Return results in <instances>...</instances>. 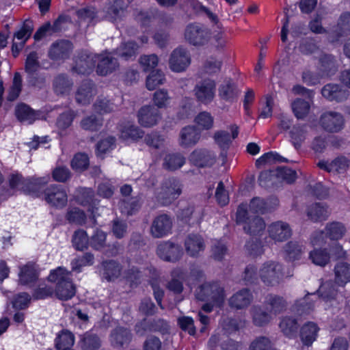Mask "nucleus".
Segmentation results:
<instances>
[{
  "label": "nucleus",
  "mask_w": 350,
  "mask_h": 350,
  "mask_svg": "<svg viewBox=\"0 0 350 350\" xmlns=\"http://www.w3.org/2000/svg\"><path fill=\"white\" fill-rule=\"evenodd\" d=\"M138 45L133 41L122 43L116 50V54L124 60L135 58L137 55Z\"/></svg>",
  "instance_id": "nucleus-39"
},
{
  "label": "nucleus",
  "mask_w": 350,
  "mask_h": 350,
  "mask_svg": "<svg viewBox=\"0 0 350 350\" xmlns=\"http://www.w3.org/2000/svg\"><path fill=\"white\" fill-rule=\"evenodd\" d=\"M321 94L329 101L342 102L349 96V92L336 83L325 85L321 90Z\"/></svg>",
  "instance_id": "nucleus-22"
},
{
  "label": "nucleus",
  "mask_w": 350,
  "mask_h": 350,
  "mask_svg": "<svg viewBox=\"0 0 350 350\" xmlns=\"http://www.w3.org/2000/svg\"><path fill=\"white\" fill-rule=\"evenodd\" d=\"M95 63L94 55L82 54L76 59L72 69L78 74L86 75L92 71Z\"/></svg>",
  "instance_id": "nucleus-27"
},
{
  "label": "nucleus",
  "mask_w": 350,
  "mask_h": 350,
  "mask_svg": "<svg viewBox=\"0 0 350 350\" xmlns=\"http://www.w3.org/2000/svg\"><path fill=\"white\" fill-rule=\"evenodd\" d=\"M182 192V185L174 178L166 179L162 183L160 190L156 194L157 201L162 205L170 204Z\"/></svg>",
  "instance_id": "nucleus-4"
},
{
  "label": "nucleus",
  "mask_w": 350,
  "mask_h": 350,
  "mask_svg": "<svg viewBox=\"0 0 350 350\" xmlns=\"http://www.w3.org/2000/svg\"><path fill=\"white\" fill-rule=\"evenodd\" d=\"M104 267V278L108 281L113 280L118 278L121 273L120 265L113 260L105 262L103 264Z\"/></svg>",
  "instance_id": "nucleus-51"
},
{
  "label": "nucleus",
  "mask_w": 350,
  "mask_h": 350,
  "mask_svg": "<svg viewBox=\"0 0 350 350\" xmlns=\"http://www.w3.org/2000/svg\"><path fill=\"white\" fill-rule=\"evenodd\" d=\"M22 90V78L18 72H16L14 76L12 84L10 88L7 96L8 101L15 100L19 96Z\"/></svg>",
  "instance_id": "nucleus-54"
},
{
  "label": "nucleus",
  "mask_w": 350,
  "mask_h": 350,
  "mask_svg": "<svg viewBox=\"0 0 350 350\" xmlns=\"http://www.w3.org/2000/svg\"><path fill=\"white\" fill-rule=\"evenodd\" d=\"M265 303L269 313L275 315L284 312L287 307V302L284 297L273 294L268 295Z\"/></svg>",
  "instance_id": "nucleus-28"
},
{
  "label": "nucleus",
  "mask_w": 350,
  "mask_h": 350,
  "mask_svg": "<svg viewBox=\"0 0 350 350\" xmlns=\"http://www.w3.org/2000/svg\"><path fill=\"white\" fill-rule=\"evenodd\" d=\"M186 252L191 257H197L205 248L203 239L198 234H189L185 241Z\"/></svg>",
  "instance_id": "nucleus-24"
},
{
  "label": "nucleus",
  "mask_w": 350,
  "mask_h": 350,
  "mask_svg": "<svg viewBox=\"0 0 350 350\" xmlns=\"http://www.w3.org/2000/svg\"><path fill=\"white\" fill-rule=\"evenodd\" d=\"M258 275L266 286H276L283 279L282 265L277 261H266L260 267Z\"/></svg>",
  "instance_id": "nucleus-3"
},
{
  "label": "nucleus",
  "mask_w": 350,
  "mask_h": 350,
  "mask_svg": "<svg viewBox=\"0 0 350 350\" xmlns=\"http://www.w3.org/2000/svg\"><path fill=\"white\" fill-rule=\"evenodd\" d=\"M325 232V237L332 240H338L344 236L346 228L342 223L333 221L326 224Z\"/></svg>",
  "instance_id": "nucleus-41"
},
{
  "label": "nucleus",
  "mask_w": 350,
  "mask_h": 350,
  "mask_svg": "<svg viewBox=\"0 0 350 350\" xmlns=\"http://www.w3.org/2000/svg\"><path fill=\"white\" fill-rule=\"evenodd\" d=\"M254 300V296L247 288H243L233 293L228 300L229 307L234 310L247 308Z\"/></svg>",
  "instance_id": "nucleus-10"
},
{
  "label": "nucleus",
  "mask_w": 350,
  "mask_h": 350,
  "mask_svg": "<svg viewBox=\"0 0 350 350\" xmlns=\"http://www.w3.org/2000/svg\"><path fill=\"white\" fill-rule=\"evenodd\" d=\"M107 234L101 230L96 229L89 239L90 246L96 250H100L106 245Z\"/></svg>",
  "instance_id": "nucleus-56"
},
{
  "label": "nucleus",
  "mask_w": 350,
  "mask_h": 350,
  "mask_svg": "<svg viewBox=\"0 0 350 350\" xmlns=\"http://www.w3.org/2000/svg\"><path fill=\"white\" fill-rule=\"evenodd\" d=\"M185 163V158L180 154H170L165 157L164 165L170 170H176Z\"/></svg>",
  "instance_id": "nucleus-52"
},
{
  "label": "nucleus",
  "mask_w": 350,
  "mask_h": 350,
  "mask_svg": "<svg viewBox=\"0 0 350 350\" xmlns=\"http://www.w3.org/2000/svg\"><path fill=\"white\" fill-rule=\"evenodd\" d=\"M232 136L226 131H218L214 134V139L217 144L223 149L228 148L232 142V138L235 139L239 134V127L237 125H232L230 127Z\"/></svg>",
  "instance_id": "nucleus-31"
},
{
  "label": "nucleus",
  "mask_w": 350,
  "mask_h": 350,
  "mask_svg": "<svg viewBox=\"0 0 350 350\" xmlns=\"http://www.w3.org/2000/svg\"><path fill=\"white\" fill-rule=\"evenodd\" d=\"M72 49V44L70 41L59 40L52 44L49 56L55 61L64 60L70 57Z\"/></svg>",
  "instance_id": "nucleus-16"
},
{
  "label": "nucleus",
  "mask_w": 350,
  "mask_h": 350,
  "mask_svg": "<svg viewBox=\"0 0 350 350\" xmlns=\"http://www.w3.org/2000/svg\"><path fill=\"white\" fill-rule=\"evenodd\" d=\"M46 201L55 206L62 207L66 204L67 195L60 185H51L44 191Z\"/></svg>",
  "instance_id": "nucleus-18"
},
{
  "label": "nucleus",
  "mask_w": 350,
  "mask_h": 350,
  "mask_svg": "<svg viewBox=\"0 0 350 350\" xmlns=\"http://www.w3.org/2000/svg\"><path fill=\"white\" fill-rule=\"evenodd\" d=\"M75 343L74 334L68 329L62 330L55 340L57 350H69Z\"/></svg>",
  "instance_id": "nucleus-33"
},
{
  "label": "nucleus",
  "mask_w": 350,
  "mask_h": 350,
  "mask_svg": "<svg viewBox=\"0 0 350 350\" xmlns=\"http://www.w3.org/2000/svg\"><path fill=\"white\" fill-rule=\"evenodd\" d=\"M33 30V22L30 20H25L21 29L14 33L12 46V53L14 57L18 55L27 40L30 38Z\"/></svg>",
  "instance_id": "nucleus-15"
},
{
  "label": "nucleus",
  "mask_w": 350,
  "mask_h": 350,
  "mask_svg": "<svg viewBox=\"0 0 350 350\" xmlns=\"http://www.w3.org/2000/svg\"><path fill=\"white\" fill-rule=\"evenodd\" d=\"M295 116L299 120L305 119L310 110V103L302 98L295 99L291 104Z\"/></svg>",
  "instance_id": "nucleus-43"
},
{
  "label": "nucleus",
  "mask_w": 350,
  "mask_h": 350,
  "mask_svg": "<svg viewBox=\"0 0 350 350\" xmlns=\"http://www.w3.org/2000/svg\"><path fill=\"white\" fill-rule=\"evenodd\" d=\"M304 246L296 241H288L283 247L284 258L289 261L299 260L304 251Z\"/></svg>",
  "instance_id": "nucleus-32"
},
{
  "label": "nucleus",
  "mask_w": 350,
  "mask_h": 350,
  "mask_svg": "<svg viewBox=\"0 0 350 350\" xmlns=\"http://www.w3.org/2000/svg\"><path fill=\"white\" fill-rule=\"evenodd\" d=\"M334 282L343 286L350 282V265L346 262H339L334 267Z\"/></svg>",
  "instance_id": "nucleus-30"
},
{
  "label": "nucleus",
  "mask_w": 350,
  "mask_h": 350,
  "mask_svg": "<svg viewBox=\"0 0 350 350\" xmlns=\"http://www.w3.org/2000/svg\"><path fill=\"white\" fill-rule=\"evenodd\" d=\"M319 327L313 322H308L301 329L300 336L303 343L307 346L311 345L316 340Z\"/></svg>",
  "instance_id": "nucleus-36"
},
{
  "label": "nucleus",
  "mask_w": 350,
  "mask_h": 350,
  "mask_svg": "<svg viewBox=\"0 0 350 350\" xmlns=\"http://www.w3.org/2000/svg\"><path fill=\"white\" fill-rule=\"evenodd\" d=\"M97 63L96 72L101 76H106L116 71L119 68L118 59L110 53L94 55Z\"/></svg>",
  "instance_id": "nucleus-13"
},
{
  "label": "nucleus",
  "mask_w": 350,
  "mask_h": 350,
  "mask_svg": "<svg viewBox=\"0 0 350 350\" xmlns=\"http://www.w3.org/2000/svg\"><path fill=\"white\" fill-rule=\"evenodd\" d=\"M70 273L62 267L52 271L49 275V280L56 282L55 293L59 299L68 300L75 295V286L70 277Z\"/></svg>",
  "instance_id": "nucleus-1"
},
{
  "label": "nucleus",
  "mask_w": 350,
  "mask_h": 350,
  "mask_svg": "<svg viewBox=\"0 0 350 350\" xmlns=\"http://www.w3.org/2000/svg\"><path fill=\"white\" fill-rule=\"evenodd\" d=\"M15 114L20 122H27V124L33 123L38 118V116L34 110L24 103L17 105L15 109Z\"/></svg>",
  "instance_id": "nucleus-34"
},
{
  "label": "nucleus",
  "mask_w": 350,
  "mask_h": 350,
  "mask_svg": "<svg viewBox=\"0 0 350 350\" xmlns=\"http://www.w3.org/2000/svg\"><path fill=\"white\" fill-rule=\"evenodd\" d=\"M196 297L198 300L220 306L225 298L224 288L217 282H204L196 288Z\"/></svg>",
  "instance_id": "nucleus-2"
},
{
  "label": "nucleus",
  "mask_w": 350,
  "mask_h": 350,
  "mask_svg": "<svg viewBox=\"0 0 350 350\" xmlns=\"http://www.w3.org/2000/svg\"><path fill=\"white\" fill-rule=\"evenodd\" d=\"M279 327L285 336L291 338L297 334L299 325L295 319L284 317L281 319Z\"/></svg>",
  "instance_id": "nucleus-44"
},
{
  "label": "nucleus",
  "mask_w": 350,
  "mask_h": 350,
  "mask_svg": "<svg viewBox=\"0 0 350 350\" xmlns=\"http://www.w3.org/2000/svg\"><path fill=\"white\" fill-rule=\"evenodd\" d=\"M94 257L90 252H87L83 256L75 258L72 261V269L73 271H79L82 267L90 266L94 264Z\"/></svg>",
  "instance_id": "nucleus-60"
},
{
  "label": "nucleus",
  "mask_w": 350,
  "mask_h": 350,
  "mask_svg": "<svg viewBox=\"0 0 350 350\" xmlns=\"http://www.w3.org/2000/svg\"><path fill=\"white\" fill-rule=\"evenodd\" d=\"M287 159L276 152H269L264 154L256 161V166L260 168L265 164H271L273 162H287Z\"/></svg>",
  "instance_id": "nucleus-55"
},
{
  "label": "nucleus",
  "mask_w": 350,
  "mask_h": 350,
  "mask_svg": "<svg viewBox=\"0 0 350 350\" xmlns=\"http://www.w3.org/2000/svg\"><path fill=\"white\" fill-rule=\"evenodd\" d=\"M103 118L95 114L84 117L80 122L82 129L90 132L98 131L103 126Z\"/></svg>",
  "instance_id": "nucleus-38"
},
{
  "label": "nucleus",
  "mask_w": 350,
  "mask_h": 350,
  "mask_svg": "<svg viewBox=\"0 0 350 350\" xmlns=\"http://www.w3.org/2000/svg\"><path fill=\"white\" fill-rule=\"evenodd\" d=\"M308 133V126L306 124L295 125L290 132L293 145L298 149L301 143L306 139Z\"/></svg>",
  "instance_id": "nucleus-47"
},
{
  "label": "nucleus",
  "mask_w": 350,
  "mask_h": 350,
  "mask_svg": "<svg viewBox=\"0 0 350 350\" xmlns=\"http://www.w3.org/2000/svg\"><path fill=\"white\" fill-rule=\"evenodd\" d=\"M269 237L274 242L282 243L292 236V229L290 225L283 221L271 223L267 227Z\"/></svg>",
  "instance_id": "nucleus-12"
},
{
  "label": "nucleus",
  "mask_w": 350,
  "mask_h": 350,
  "mask_svg": "<svg viewBox=\"0 0 350 350\" xmlns=\"http://www.w3.org/2000/svg\"><path fill=\"white\" fill-rule=\"evenodd\" d=\"M120 203L122 212L127 215H131L139 211L142 205L139 196L123 198Z\"/></svg>",
  "instance_id": "nucleus-40"
},
{
  "label": "nucleus",
  "mask_w": 350,
  "mask_h": 350,
  "mask_svg": "<svg viewBox=\"0 0 350 350\" xmlns=\"http://www.w3.org/2000/svg\"><path fill=\"white\" fill-rule=\"evenodd\" d=\"M138 122L144 127L156 125L161 118V113L155 106L145 105L137 112Z\"/></svg>",
  "instance_id": "nucleus-14"
},
{
  "label": "nucleus",
  "mask_w": 350,
  "mask_h": 350,
  "mask_svg": "<svg viewBox=\"0 0 350 350\" xmlns=\"http://www.w3.org/2000/svg\"><path fill=\"white\" fill-rule=\"evenodd\" d=\"M152 100L154 105V106L157 109L165 108L169 104L170 96L166 90L160 89L154 93Z\"/></svg>",
  "instance_id": "nucleus-62"
},
{
  "label": "nucleus",
  "mask_w": 350,
  "mask_h": 350,
  "mask_svg": "<svg viewBox=\"0 0 350 350\" xmlns=\"http://www.w3.org/2000/svg\"><path fill=\"white\" fill-rule=\"evenodd\" d=\"M38 274L34 264L29 262L21 268L19 282L22 284H28L36 280Z\"/></svg>",
  "instance_id": "nucleus-42"
},
{
  "label": "nucleus",
  "mask_w": 350,
  "mask_h": 350,
  "mask_svg": "<svg viewBox=\"0 0 350 350\" xmlns=\"http://www.w3.org/2000/svg\"><path fill=\"white\" fill-rule=\"evenodd\" d=\"M249 350H273V343L266 336H258L251 342Z\"/></svg>",
  "instance_id": "nucleus-58"
},
{
  "label": "nucleus",
  "mask_w": 350,
  "mask_h": 350,
  "mask_svg": "<svg viewBox=\"0 0 350 350\" xmlns=\"http://www.w3.org/2000/svg\"><path fill=\"white\" fill-rule=\"evenodd\" d=\"M266 224L264 219L258 216L247 219L244 224L243 230L250 235H258L264 231Z\"/></svg>",
  "instance_id": "nucleus-35"
},
{
  "label": "nucleus",
  "mask_w": 350,
  "mask_h": 350,
  "mask_svg": "<svg viewBox=\"0 0 350 350\" xmlns=\"http://www.w3.org/2000/svg\"><path fill=\"white\" fill-rule=\"evenodd\" d=\"M211 38V30L204 25L193 23L189 24L185 30V38L193 46H203Z\"/></svg>",
  "instance_id": "nucleus-5"
},
{
  "label": "nucleus",
  "mask_w": 350,
  "mask_h": 350,
  "mask_svg": "<svg viewBox=\"0 0 350 350\" xmlns=\"http://www.w3.org/2000/svg\"><path fill=\"white\" fill-rule=\"evenodd\" d=\"M144 132L137 126L133 124H126L120 129V137L124 139L131 138L137 139L143 137Z\"/></svg>",
  "instance_id": "nucleus-53"
},
{
  "label": "nucleus",
  "mask_w": 350,
  "mask_h": 350,
  "mask_svg": "<svg viewBox=\"0 0 350 350\" xmlns=\"http://www.w3.org/2000/svg\"><path fill=\"white\" fill-rule=\"evenodd\" d=\"M228 253L226 245L220 241H215L211 246V257L218 261L224 259Z\"/></svg>",
  "instance_id": "nucleus-64"
},
{
  "label": "nucleus",
  "mask_w": 350,
  "mask_h": 350,
  "mask_svg": "<svg viewBox=\"0 0 350 350\" xmlns=\"http://www.w3.org/2000/svg\"><path fill=\"white\" fill-rule=\"evenodd\" d=\"M333 33L336 40L341 37L350 35V12H345L340 15Z\"/></svg>",
  "instance_id": "nucleus-29"
},
{
  "label": "nucleus",
  "mask_w": 350,
  "mask_h": 350,
  "mask_svg": "<svg viewBox=\"0 0 350 350\" xmlns=\"http://www.w3.org/2000/svg\"><path fill=\"white\" fill-rule=\"evenodd\" d=\"M200 139V133L195 126H186L180 133L179 144L187 148L196 145Z\"/></svg>",
  "instance_id": "nucleus-25"
},
{
  "label": "nucleus",
  "mask_w": 350,
  "mask_h": 350,
  "mask_svg": "<svg viewBox=\"0 0 350 350\" xmlns=\"http://www.w3.org/2000/svg\"><path fill=\"white\" fill-rule=\"evenodd\" d=\"M310 258L314 264L324 267L329 261V254L325 250H314L310 253Z\"/></svg>",
  "instance_id": "nucleus-61"
},
{
  "label": "nucleus",
  "mask_w": 350,
  "mask_h": 350,
  "mask_svg": "<svg viewBox=\"0 0 350 350\" xmlns=\"http://www.w3.org/2000/svg\"><path fill=\"white\" fill-rule=\"evenodd\" d=\"M96 94V88L94 83L92 81L85 80L78 88L75 94V99L79 104L85 105L90 103Z\"/></svg>",
  "instance_id": "nucleus-21"
},
{
  "label": "nucleus",
  "mask_w": 350,
  "mask_h": 350,
  "mask_svg": "<svg viewBox=\"0 0 350 350\" xmlns=\"http://www.w3.org/2000/svg\"><path fill=\"white\" fill-rule=\"evenodd\" d=\"M215 81L210 79L198 82L193 89L197 100L204 105L212 102L215 97Z\"/></svg>",
  "instance_id": "nucleus-8"
},
{
  "label": "nucleus",
  "mask_w": 350,
  "mask_h": 350,
  "mask_svg": "<svg viewBox=\"0 0 350 350\" xmlns=\"http://www.w3.org/2000/svg\"><path fill=\"white\" fill-rule=\"evenodd\" d=\"M278 206V200L271 198L264 200L259 197H255L250 201V208L256 213L265 214L271 212Z\"/></svg>",
  "instance_id": "nucleus-20"
},
{
  "label": "nucleus",
  "mask_w": 350,
  "mask_h": 350,
  "mask_svg": "<svg viewBox=\"0 0 350 350\" xmlns=\"http://www.w3.org/2000/svg\"><path fill=\"white\" fill-rule=\"evenodd\" d=\"M80 345L83 350H98L101 346V340L94 334L85 333L80 340Z\"/></svg>",
  "instance_id": "nucleus-45"
},
{
  "label": "nucleus",
  "mask_w": 350,
  "mask_h": 350,
  "mask_svg": "<svg viewBox=\"0 0 350 350\" xmlns=\"http://www.w3.org/2000/svg\"><path fill=\"white\" fill-rule=\"evenodd\" d=\"M170 68L176 72L185 71L191 64V55L189 51L178 46L172 51L168 60Z\"/></svg>",
  "instance_id": "nucleus-7"
},
{
  "label": "nucleus",
  "mask_w": 350,
  "mask_h": 350,
  "mask_svg": "<svg viewBox=\"0 0 350 350\" xmlns=\"http://www.w3.org/2000/svg\"><path fill=\"white\" fill-rule=\"evenodd\" d=\"M74 247L77 250H83L88 247L89 239L86 232L83 230H78L75 232L72 237Z\"/></svg>",
  "instance_id": "nucleus-59"
},
{
  "label": "nucleus",
  "mask_w": 350,
  "mask_h": 350,
  "mask_svg": "<svg viewBox=\"0 0 350 350\" xmlns=\"http://www.w3.org/2000/svg\"><path fill=\"white\" fill-rule=\"evenodd\" d=\"M250 312L252 321L256 326H264L268 324L271 319L270 313L263 310L260 306H252Z\"/></svg>",
  "instance_id": "nucleus-37"
},
{
  "label": "nucleus",
  "mask_w": 350,
  "mask_h": 350,
  "mask_svg": "<svg viewBox=\"0 0 350 350\" xmlns=\"http://www.w3.org/2000/svg\"><path fill=\"white\" fill-rule=\"evenodd\" d=\"M172 275L173 278L168 282L167 288L175 294H180L183 291V281L176 278V277L183 279L184 273L181 269H176L172 272Z\"/></svg>",
  "instance_id": "nucleus-48"
},
{
  "label": "nucleus",
  "mask_w": 350,
  "mask_h": 350,
  "mask_svg": "<svg viewBox=\"0 0 350 350\" xmlns=\"http://www.w3.org/2000/svg\"><path fill=\"white\" fill-rule=\"evenodd\" d=\"M331 213L329 207L323 203H314L307 209V216L314 222H321L326 220Z\"/></svg>",
  "instance_id": "nucleus-23"
},
{
  "label": "nucleus",
  "mask_w": 350,
  "mask_h": 350,
  "mask_svg": "<svg viewBox=\"0 0 350 350\" xmlns=\"http://www.w3.org/2000/svg\"><path fill=\"white\" fill-rule=\"evenodd\" d=\"M117 106L105 97H98L93 105L94 110L99 114L111 113L116 110Z\"/></svg>",
  "instance_id": "nucleus-49"
},
{
  "label": "nucleus",
  "mask_w": 350,
  "mask_h": 350,
  "mask_svg": "<svg viewBox=\"0 0 350 350\" xmlns=\"http://www.w3.org/2000/svg\"><path fill=\"white\" fill-rule=\"evenodd\" d=\"M71 166L73 170L78 172L86 170L89 166V158L88 155L80 152L76 154L71 161Z\"/></svg>",
  "instance_id": "nucleus-63"
},
{
  "label": "nucleus",
  "mask_w": 350,
  "mask_h": 350,
  "mask_svg": "<svg viewBox=\"0 0 350 350\" xmlns=\"http://www.w3.org/2000/svg\"><path fill=\"white\" fill-rule=\"evenodd\" d=\"M319 293L323 301L329 299H334L338 296V289L336 283L332 280L324 282L319 289Z\"/></svg>",
  "instance_id": "nucleus-50"
},
{
  "label": "nucleus",
  "mask_w": 350,
  "mask_h": 350,
  "mask_svg": "<svg viewBox=\"0 0 350 350\" xmlns=\"http://www.w3.org/2000/svg\"><path fill=\"white\" fill-rule=\"evenodd\" d=\"M72 84V81L67 76L61 74L54 79L53 88L57 94H64L70 92Z\"/></svg>",
  "instance_id": "nucleus-46"
},
{
  "label": "nucleus",
  "mask_w": 350,
  "mask_h": 350,
  "mask_svg": "<svg viewBox=\"0 0 350 350\" xmlns=\"http://www.w3.org/2000/svg\"><path fill=\"white\" fill-rule=\"evenodd\" d=\"M172 219L163 213L155 217L151 224L150 232L154 238H162L171 232Z\"/></svg>",
  "instance_id": "nucleus-9"
},
{
  "label": "nucleus",
  "mask_w": 350,
  "mask_h": 350,
  "mask_svg": "<svg viewBox=\"0 0 350 350\" xmlns=\"http://www.w3.org/2000/svg\"><path fill=\"white\" fill-rule=\"evenodd\" d=\"M158 256L165 261L176 262L182 256L183 252L180 246L172 242L166 241L159 245Z\"/></svg>",
  "instance_id": "nucleus-17"
},
{
  "label": "nucleus",
  "mask_w": 350,
  "mask_h": 350,
  "mask_svg": "<svg viewBox=\"0 0 350 350\" xmlns=\"http://www.w3.org/2000/svg\"><path fill=\"white\" fill-rule=\"evenodd\" d=\"M189 161L198 167H209L215 163L216 154L206 148H197L190 154Z\"/></svg>",
  "instance_id": "nucleus-11"
},
{
  "label": "nucleus",
  "mask_w": 350,
  "mask_h": 350,
  "mask_svg": "<svg viewBox=\"0 0 350 350\" xmlns=\"http://www.w3.org/2000/svg\"><path fill=\"white\" fill-rule=\"evenodd\" d=\"M165 80V75L161 71L154 70L146 78V88L149 90H153L157 86L162 85Z\"/></svg>",
  "instance_id": "nucleus-57"
},
{
  "label": "nucleus",
  "mask_w": 350,
  "mask_h": 350,
  "mask_svg": "<svg viewBox=\"0 0 350 350\" xmlns=\"http://www.w3.org/2000/svg\"><path fill=\"white\" fill-rule=\"evenodd\" d=\"M219 96L226 102L234 101L239 94L237 85L231 80H225L219 87Z\"/></svg>",
  "instance_id": "nucleus-26"
},
{
  "label": "nucleus",
  "mask_w": 350,
  "mask_h": 350,
  "mask_svg": "<svg viewBox=\"0 0 350 350\" xmlns=\"http://www.w3.org/2000/svg\"><path fill=\"white\" fill-rule=\"evenodd\" d=\"M109 338L113 347L122 348L131 341L132 334L128 328L118 326L111 330Z\"/></svg>",
  "instance_id": "nucleus-19"
},
{
  "label": "nucleus",
  "mask_w": 350,
  "mask_h": 350,
  "mask_svg": "<svg viewBox=\"0 0 350 350\" xmlns=\"http://www.w3.org/2000/svg\"><path fill=\"white\" fill-rule=\"evenodd\" d=\"M320 126L326 132L335 133L345 127V118L342 113L335 111L323 112L319 120Z\"/></svg>",
  "instance_id": "nucleus-6"
}]
</instances>
